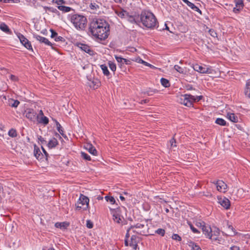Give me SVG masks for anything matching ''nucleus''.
<instances>
[{
  "instance_id": "f257e3e1",
  "label": "nucleus",
  "mask_w": 250,
  "mask_h": 250,
  "mask_svg": "<svg viewBox=\"0 0 250 250\" xmlns=\"http://www.w3.org/2000/svg\"><path fill=\"white\" fill-rule=\"evenodd\" d=\"M89 30L93 36L100 40L106 39L109 31L107 23L100 19L91 22Z\"/></svg>"
},
{
  "instance_id": "f03ea898",
  "label": "nucleus",
  "mask_w": 250,
  "mask_h": 250,
  "mask_svg": "<svg viewBox=\"0 0 250 250\" xmlns=\"http://www.w3.org/2000/svg\"><path fill=\"white\" fill-rule=\"evenodd\" d=\"M140 21L144 26L149 29H154L158 24L154 15L148 11H142L140 15Z\"/></svg>"
},
{
  "instance_id": "7ed1b4c3",
  "label": "nucleus",
  "mask_w": 250,
  "mask_h": 250,
  "mask_svg": "<svg viewBox=\"0 0 250 250\" xmlns=\"http://www.w3.org/2000/svg\"><path fill=\"white\" fill-rule=\"evenodd\" d=\"M69 20L73 26L78 30H84L86 26V18L80 14H75L69 15Z\"/></svg>"
},
{
  "instance_id": "20e7f679",
  "label": "nucleus",
  "mask_w": 250,
  "mask_h": 250,
  "mask_svg": "<svg viewBox=\"0 0 250 250\" xmlns=\"http://www.w3.org/2000/svg\"><path fill=\"white\" fill-rule=\"evenodd\" d=\"M202 97V96L195 97L190 94H184L179 97L178 101L181 104L190 107L192 105L194 102L199 101Z\"/></svg>"
},
{
  "instance_id": "39448f33",
  "label": "nucleus",
  "mask_w": 250,
  "mask_h": 250,
  "mask_svg": "<svg viewBox=\"0 0 250 250\" xmlns=\"http://www.w3.org/2000/svg\"><path fill=\"white\" fill-rule=\"evenodd\" d=\"M89 201L88 197L81 194L76 204V208L78 209L83 208V210H86L88 207Z\"/></svg>"
},
{
  "instance_id": "423d86ee",
  "label": "nucleus",
  "mask_w": 250,
  "mask_h": 250,
  "mask_svg": "<svg viewBox=\"0 0 250 250\" xmlns=\"http://www.w3.org/2000/svg\"><path fill=\"white\" fill-rule=\"evenodd\" d=\"M193 68L195 71H196L201 73H208L210 74L212 73V69L210 67H208L206 65H200L198 64H195L193 65Z\"/></svg>"
},
{
  "instance_id": "0eeeda50",
  "label": "nucleus",
  "mask_w": 250,
  "mask_h": 250,
  "mask_svg": "<svg viewBox=\"0 0 250 250\" xmlns=\"http://www.w3.org/2000/svg\"><path fill=\"white\" fill-rule=\"evenodd\" d=\"M200 227L202 229L203 233L206 235V237L208 238H212V230L210 226L205 225L204 222L199 223Z\"/></svg>"
},
{
  "instance_id": "6e6552de",
  "label": "nucleus",
  "mask_w": 250,
  "mask_h": 250,
  "mask_svg": "<svg viewBox=\"0 0 250 250\" xmlns=\"http://www.w3.org/2000/svg\"><path fill=\"white\" fill-rule=\"evenodd\" d=\"M127 16H126L125 19L130 22L131 23H134L137 25H139L140 23L139 15L133 14V13H129L128 12Z\"/></svg>"
},
{
  "instance_id": "1a4fd4ad",
  "label": "nucleus",
  "mask_w": 250,
  "mask_h": 250,
  "mask_svg": "<svg viewBox=\"0 0 250 250\" xmlns=\"http://www.w3.org/2000/svg\"><path fill=\"white\" fill-rule=\"evenodd\" d=\"M111 210V213L113 216V220L115 223L122 225L123 224V221L124 218L121 217L119 214V210L120 208H117L116 209H110Z\"/></svg>"
},
{
  "instance_id": "9d476101",
  "label": "nucleus",
  "mask_w": 250,
  "mask_h": 250,
  "mask_svg": "<svg viewBox=\"0 0 250 250\" xmlns=\"http://www.w3.org/2000/svg\"><path fill=\"white\" fill-rule=\"evenodd\" d=\"M25 117L32 121H35L39 119V116L34 109L31 108L27 109L24 112Z\"/></svg>"
},
{
  "instance_id": "9b49d317",
  "label": "nucleus",
  "mask_w": 250,
  "mask_h": 250,
  "mask_svg": "<svg viewBox=\"0 0 250 250\" xmlns=\"http://www.w3.org/2000/svg\"><path fill=\"white\" fill-rule=\"evenodd\" d=\"M17 36L21 42L28 50H32L31 42L21 34H17Z\"/></svg>"
},
{
  "instance_id": "f8f14e48",
  "label": "nucleus",
  "mask_w": 250,
  "mask_h": 250,
  "mask_svg": "<svg viewBox=\"0 0 250 250\" xmlns=\"http://www.w3.org/2000/svg\"><path fill=\"white\" fill-rule=\"evenodd\" d=\"M78 46L83 51L88 54L90 56H93L96 54L95 51L91 49L90 47L84 44L80 43Z\"/></svg>"
},
{
  "instance_id": "ddd939ff",
  "label": "nucleus",
  "mask_w": 250,
  "mask_h": 250,
  "mask_svg": "<svg viewBox=\"0 0 250 250\" xmlns=\"http://www.w3.org/2000/svg\"><path fill=\"white\" fill-rule=\"evenodd\" d=\"M214 184L216 185L217 189L218 191L224 193L226 191L227 185L222 180H218Z\"/></svg>"
},
{
  "instance_id": "4468645a",
  "label": "nucleus",
  "mask_w": 250,
  "mask_h": 250,
  "mask_svg": "<svg viewBox=\"0 0 250 250\" xmlns=\"http://www.w3.org/2000/svg\"><path fill=\"white\" fill-rule=\"evenodd\" d=\"M219 203L223 208L226 209H229L230 206L229 200L225 197L220 198L219 199Z\"/></svg>"
},
{
  "instance_id": "2eb2a0df",
  "label": "nucleus",
  "mask_w": 250,
  "mask_h": 250,
  "mask_svg": "<svg viewBox=\"0 0 250 250\" xmlns=\"http://www.w3.org/2000/svg\"><path fill=\"white\" fill-rule=\"evenodd\" d=\"M140 241V238L136 235H133L131 237V241L130 246L132 247L135 250H137L138 247V243Z\"/></svg>"
},
{
  "instance_id": "dca6fc26",
  "label": "nucleus",
  "mask_w": 250,
  "mask_h": 250,
  "mask_svg": "<svg viewBox=\"0 0 250 250\" xmlns=\"http://www.w3.org/2000/svg\"><path fill=\"white\" fill-rule=\"evenodd\" d=\"M34 38L36 39L37 41H39L41 43H44V44L51 46L52 43L46 38L42 37L37 34L33 35Z\"/></svg>"
},
{
  "instance_id": "f3484780",
  "label": "nucleus",
  "mask_w": 250,
  "mask_h": 250,
  "mask_svg": "<svg viewBox=\"0 0 250 250\" xmlns=\"http://www.w3.org/2000/svg\"><path fill=\"white\" fill-rule=\"evenodd\" d=\"M84 148L91 154H93V155H97V151L92 144L89 143L85 144L84 145Z\"/></svg>"
},
{
  "instance_id": "a211bd4d",
  "label": "nucleus",
  "mask_w": 250,
  "mask_h": 250,
  "mask_svg": "<svg viewBox=\"0 0 250 250\" xmlns=\"http://www.w3.org/2000/svg\"><path fill=\"white\" fill-rule=\"evenodd\" d=\"M115 12L120 18L125 19L128 13L127 11L122 8L115 10Z\"/></svg>"
},
{
  "instance_id": "6ab92c4d",
  "label": "nucleus",
  "mask_w": 250,
  "mask_h": 250,
  "mask_svg": "<svg viewBox=\"0 0 250 250\" xmlns=\"http://www.w3.org/2000/svg\"><path fill=\"white\" fill-rule=\"evenodd\" d=\"M244 92L245 95L250 98V79L246 82Z\"/></svg>"
},
{
  "instance_id": "aec40b11",
  "label": "nucleus",
  "mask_w": 250,
  "mask_h": 250,
  "mask_svg": "<svg viewBox=\"0 0 250 250\" xmlns=\"http://www.w3.org/2000/svg\"><path fill=\"white\" fill-rule=\"evenodd\" d=\"M58 145V142L57 140L53 138L51 139L47 144V146L49 148L55 147Z\"/></svg>"
},
{
  "instance_id": "412c9836",
  "label": "nucleus",
  "mask_w": 250,
  "mask_h": 250,
  "mask_svg": "<svg viewBox=\"0 0 250 250\" xmlns=\"http://www.w3.org/2000/svg\"><path fill=\"white\" fill-rule=\"evenodd\" d=\"M227 117L230 121L233 123H237L238 122V117L234 113H228L227 114Z\"/></svg>"
},
{
  "instance_id": "4be33fe9",
  "label": "nucleus",
  "mask_w": 250,
  "mask_h": 250,
  "mask_svg": "<svg viewBox=\"0 0 250 250\" xmlns=\"http://www.w3.org/2000/svg\"><path fill=\"white\" fill-rule=\"evenodd\" d=\"M212 238H210V239L212 240H214V241H216V240H219V239H218V236L220 234V230L218 229L217 228H214V229L213 230H212Z\"/></svg>"
},
{
  "instance_id": "5701e85b",
  "label": "nucleus",
  "mask_w": 250,
  "mask_h": 250,
  "mask_svg": "<svg viewBox=\"0 0 250 250\" xmlns=\"http://www.w3.org/2000/svg\"><path fill=\"white\" fill-rule=\"evenodd\" d=\"M235 7L233 8L234 12L238 11L240 9L243 7V1L242 0H237L236 1Z\"/></svg>"
},
{
  "instance_id": "b1692460",
  "label": "nucleus",
  "mask_w": 250,
  "mask_h": 250,
  "mask_svg": "<svg viewBox=\"0 0 250 250\" xmlns=\"http://www.w3.org/2000/svg\"><path fill=\"white\" fill-rule=\"evenodd\" d=\"M68 226L69 224L65 222L61 223L57 222L55 224V226L57 228H60L61 229H66Z\"/></svg>"
},
{
  "instance_id": "393cba45",
  "label": "nucleus",
  "mask_w": 250,
  "mask_h": 250,
  "mask_svg": "<svg viewBox=\"0 0 250 250\" xmlns=\"http://www.w3.org/2000/svg\"><path fill=\"white\" fill-rule=\"evenodd\" d=\"M100 67L103 71L104 74L108 77L110 75L109 71L108 70L107 66L105 64H102L100 65Z\"/></svg>"
},
{
  "instance_id": "a878e982",
  "label": "nucleus",
  "mask_w": 250,
  "mask_h": 250,
  "mask_svg": "<svg viewBox=\"0 0 250 250\" xmlns=\"http://www.w3.org/2000/svg\"><path fill=\"white\" fill-rule=\"evenodd\" d=\"M188 246L191 248L193 250H202L198 245L192 241L188 242Z\"/></svg>"
},
{
  "instance_id": "bb28decb",
  "label": "nucleus",
  "mask_w": 250,
  "mask_h": 250,
  "mask_svg": "<svg viewBox=\"0 0 250 250\" xmlns=\"http://www.w3.org/2000/svg\"><path fill=\"white\" fill-rule=\"evenodd\" d=\"M37 120L40 123H42L44 125H47L49 122L48 119L46 117L44 116L41 117L39 119H37Z\"/></svg>"
},
{
  "instance_id": "cd10ccee",
  "label": "nucleus",
  "mask_w": 250,
  "mask_h": 250,
  "mask_svg": "<svg viewBox=\"0 0 250 250\" xmlns=\"http://www.w3.org/2000/svg\"><path fill=\"white\" fill-rule=\"evenodd\" d=\"M187 5L192 10L197 11L201 14V11L192 2L189 1Z\"/></svg>"
},
{
  "instance_id": "c85d7f7f",
  "label": "nucleus",
  "mask_w": 250,
  "mask_h": 250,
  "mask_svg": "<svg viewBox=\"0 0 250 250\" xmlns=\"http://www.w3.org/2000/svg\"><path fill=\"white\" fill-rule=\"evenodd\" d=\"M174 68L175 70H176L177 72L181 74H185L186 73L185 68H182V67L178 65H175L174 66Z\"/></svg>"
},
{
  "instance_id": "c756f323",
  "label": "nucleus",
  "mask_w": 250,
  "mask_h": 250,
  "mask_svg": "<svg viewBox=\"0 0 250 250\" xmlns=\"http://www.w3.org/2000/svg\"><path fill=\"white\" fill-rule=\"evenodd\" d=\"M160 81L162 85L164 87H168L170 86L169 82L167 79L162 78Z\"/></svg>"
},
{
  "instance_id": "7c9ffc66",
  "label": "nucleus",
  "mask_w": 250,
  "mask_h": 250,
  "mask_svg": "<svg viewBox=\"0 0 250 250\" xmlns=\"http://www.w3.org/2000/svg\"><path fill=\"white\" fill-rule=\"evenodd\" d=\"M20 102L18 100H14L13 99H11L10 101H9V104L11 106L13 107H17L20 104Z\"/></svg>"
},
{
  "instance_id": "2f4dec72",
  "label": "nucleus",
  "mask_w": 250,
  "mask_h": 250,
  "mask_svg": "<svg viewBox=\"0 0 250 250\" xmlns=\"http://www.w3.org/2000/svg\"><path fill=\"white\" fill-rule=\"evenodd\" d=\"M57 7L60 10H61L63 12H69L71 10L70 7L65 6H63L62 5L58 6Z\"/></svg>"
},
{
  "instance_id": "473e14b6",
  "label": "nucleus",
  "mask_w": 250,
  "mask_h": 250,
  "mask_svg": "<svg viewBox=\"0 0 250 250\" xmlns=\"http://www.w3.org/2000/svg\"><path fill=\"white\" fill-rule=\"evenodd\" d=\"M215 123L222 126H225L226 125V122L224 119L220 118L216 119Z\"/></svg>"
},
{
  "instance_id": "72a5a7b5",
  "label": "nucleus",
  "mask_w": 250,
  "mask_h": 250,
  "mask_svg": "<svg viewBox=\"0 0 250 250\" xmlns=\"http://www.w3.org/2000/svg\"><path fill=\"white\" fill-rule=\"evenodd\" d=\"M108 66H109L110 70L112 71H113V72H114L116 70V64L111 61H109L108 62Z\"/></svg>"
},
{
  "instance_id": "f704fd0d",
  "label": "nucleus",
  "mask_w": 250,
  "mask_h": 250,
  "mask_svg": "<svg viewBox=\"0 0 250 250\" xmlns=\"http://www.w3.org/2000/svg\"><path fill=\"white\" fill-rule=\"evenodd\" d=\"M57 128L59 133L64 137H66L65 135L63 133V130L61 125L58 123H56Z\"/></svg>"
},
{
  "instance_id": "c9c22d12",
  "label": "nucleus",
  "mask_w": 250,
  "mask_h": 250,
  "mask_svg": "<svg viewBox=\"0 0 250 250\" xmlns=\"http://www.w3.org/2000/svg\"><path fill=\"white\" fill-rule=\"evenodd\" d=\"M0 29L5 32H8L9 31L8 26L4 23H2L0 24Z\"/></svg>"
},
{
  "instance_id": "e433bc0d",
  "label": "nucleus",
  "mask_w": 250,
  "mask_h": 250,
  "mask_svg": "<svg viewBox=\"0 0 250 250\" xmlns=\"http://www.w3.org/2000/svg\"><path fill=\"white\" fill-rule=\"evenodd\" d=\"M41 152L39 148L34 147V154L35 156L36 157L37 159H40V156L41 155Z\"/></svg>"
},
{
  "instance_id": "4c0bfd02",
  "label": "nucleus",
  "mask_w": 250,
  "mask_h": 250,
  "mask_svg": "<svg viewBox=\"0 0 250 250\" xmlns=\"http://www.w3.org/2000/svg\"><path fill=\"white\" fill-rule=\"evenodd\" d=\"M105 199L107 202H109L111 204H114L115 203V200L113 197L106 196L105 197Z\"/></svg>"
},
{
  "instance_id": "58836bf2",
  "label": "nucleus",
  "mask_w": 250,
  "mask_h": 250,
  "mask_svg": "<svg viewBox=\"0 0 250 250\" xmlns=\"http://www.w3.org/2000/svg\"><path fill=\"white\" fill-rule=\"evenodd\" d=\"M8 135L12 137H15L17 135L16 130L14 129H10L8 132Z\"/></svg>"
},
{
  "instance_id": "ea45409f",
  "label": "nucleus",
  "mask_w": 250,
  "mask_h": 250,
  "mask_svg": "<svg viewBox=\"0 0 250 250\" xmlns=\"http://www.w3.org/2000/svg\"><path fill=\"white\" fill-rule=\"evenodd\" d=\"M45 8V9L47 10L49 12L59 14V12L57 10V9H56L55 8L50 7H46Z\"/></svg>"
},
{
  "instance_id": "a19ab883",
  "label": "nucleus",
  "mask_w": 250,
  "mask_h": 250,
  "mask_svg": "<svg viewBox=\"0 0 250 250\" xmlns=\"http://www.w3.org/2000/svg\"><path fill=\"white\" fill-rule=\"evenodd\" d=\"M81 154V156L83 159H84L86 160H88V161H90L91 160L90 156L88 155L86 153L82 152Z\"/></svg>"
},
{
  "instance_id": "79ce46f5",
  "label": "nucleus",
  "mask_w": 250,
  "mask_h": 250,
  "mask_svg": "<svg viewBox=\"0 0 250 250\" xmlns=\"http://www.w3.org/2000/svg\"><path fill=\"white\" fill-rule=\"evenodd\" d=\"M52 2L57 4L58 6L65 3V1L64 0H53Z\"/></svg>"
},
{
  "instance_id": "37998d69",
  "label": "nucleus",
  "mask_w": 250,
  "mask_h": 250,
  "mask_svg": "<svg viewBox=\"0 0 250 250\" xmlns=\"http://www.w3.org/2000/svg\"><path fill=\"white\" fill-rule=\"evenodd\" d=\"M156 233L163 236L165 233V230L162 229H159L156 230Z\"/></svg>"
},
{
  "instance_id": "c03bdc74",
  "label": "nucleus",
  "mask_w": 250,
  "mask_h": 250,
  "mask_svg": "<svg viewBox=\"0 0 250 250\" xmlns=\"http://www.w3.org/2000/svg\"><path fill=\"white\" fill-rule=\"evenodd\" d=\"M172 238L173 240L180 241L181 240V237L177 234H174L172 236Z\"/></svg>"
},
{
  "instance_id": "a18cd8bd",
  "label": "nucleus",
  "mask_w": 250,
  "mask_h": 250,
  "mask_svg": "<svg viewBox=\"0 0 250 250\" xmlns=\"http://www.w3.org/2000/svg\"><path fill=\"white\" fill-rule=\"evenodd\" d=\"M133 61L142 64L143 63H145V61L141 59L140 57L135 58L133 60Z\"/></svg>"
},
{
  "instance_id": "49530a36",
  "label": "nucleus",
  "mask_w": 250,
  "mask_h": 250,
  "mask_svg": "<svg viewBox=\"0 0 250 250\" xmlns=\"http://www.w3.org/2000/svg\"><path fill=\"white\" fill-rule=\"evenodd\" d=\"M144 226H145V225L144 224L138 223L135 226H134V227H131V228L129 229H131L133 228L134 227H135L136 228H138V229H142V228H143L144 227Z\"/></svg>"
},
{
  "instance_id": "de8ad7c7",
  "label": "nucleus",
  "mask_w": 250,
  "mask_h": 250,
  "mask_svg": "<svg viewBox=\"0 0 250 250\" xmlns=\"http://www.w3.org/2000/svg\"><path fill=\"white\" fill-rule=\"evenodd\" d=\"M38 139L39 141H40L42 145H43V144L46 143V141L42 136H39Z\"/></svg>"
},
{
  "instance_id": "09e8293b",
  "label": "nucleus",
  "mask_w": 250,
  "mask_h": 250,
  "mask_svg": "<svg viewBox=\"0 0 250 250\" xmlns=\"http://www.w3.org/2000/svg\"><path fill=\"white\" fill-rule=\"evenodd\" d=\"M93 223L90 220L86 221V227L89 229H91L93 228Z\"/></svg>"
},
{
  "instance_id": "8fccbe9b",
  "label": "nucleus",
  "mask_w": 250,
  "mask_h": 250,
  "mask_svg": "<svg viewBox=\"0 0 250 250\" xmlns=\"http://www.w3.org/2000/svg\"><path fill=\"white\" fill-rule=\"evenodd\" d=\"M10 79L14 82H16L18 81V78L17 76L14 75H10Z\"/></svg>"
},
{
  "instance_id": "3c124183",
  "label": "nucleus",
  "mask_w": 250,
  "mask_h": 250,
  "mask_svg": "<svg viewBox=\"0 0 250 250\" xmlns=\"http://www.w3.org/2000/svg\"><path fill=\"white\" fill-rule=\"evenodd\" d=\"M50 31L51 32V38H55L58 36L57 33L55 31H54L53 29H50Z\"/></svg>"
},
{
  "instance_id": "603ef678",
  "label": "nucleus",
  "mask_w": 250,
  "mask_h": 250,
  "mask_svg": "<svg viewBox=\"0 0 250 250\" xmlns=\"http://www.w3.org/2000/svg\"><path fill=\"white\" fill-rule=\"evenodd\" d=\"M115 59L116 61L119 63H123L124 58L121 57L115 56Z\"/></svg>"
},
{
  "instance_id": "864d4df0",
  "label": "nucleus",
  "mask_w": 250,
  "mask_h": 250,
  "mask_svg": "<svg viewBox=\"0 0 250 250\" xmlns=\"http://www.w3.org/2000/svg\"><path fill=\"white\" fill-rule=\"evenodd\" d=\"M170 143L171 144V147H176V141H175V140L174 139V138H172V139H171L170 140Z\"/></svg>"
},
{
  "instance_id": "5fc2aeb1",
  "label": "nucleus",
  "mask_w": 250,
  "mask_h": 250,
  "mask_svg": "<svg viewBox=\"0 0 250 250\" xmlns=\"http://www.w3.org/2000/svg\"><path fill=\"white\" fill-rule=\"evenodd\" d=\"M90 7L91 9H97L99 8V6L96 3H91Z\"/></svg>"
},
{
  "instance_id": "6e6d98bb",
  "label": "nucleus",
  "mask_w": 250,
  "mask_h": 250,
  "mask_svg": "<svg viewBox=\"0 0 250 250\" xmlns=\"http://www.w3.org/2000/svg\"><path fill=\"white\" fill-rule=\"evenodd\" d=\"M55 41L56 42H58V41H64V39L63 38H62V37L61 36H57L55 38Z\"/></svg>"
},
{
  "instance_id": "4d7b16f0",
  "label": "nucleus",
  "mask_w": 250,
  "mask_h": 250,
  "mask_svg": "<svg viewBox=\"0 0 250 250\" xmlns=\"http://www.w3.org/2000/svg\"><path fill=\"white\" fill-rule=\"evenodd\" d=\"M190 227L191 229L194 233H198L199 232L198 229H196V228H195L192 225H190Z\"/></svg>"
},
{
  "instance_id": "13d9d810",
  "label": "nucleus",
  "mask_w": 250,
  "mask_h": 250,
  "mask_svg": "<svg viewBox=\"0 0 250 250\" xmlns=\"http://www.w3.org/2000/svg\"><path fill=\"white\" fill-rule=\"evenodd\" d=\"M209 32L210 33V34L212 36V37H215L216 35V32H215L214 31V30H211L210 29L209 30Z\"/></svg>"
},
{
  "instance_id": "bf43d9fd",
  "label": "nucleus",
  "mask_w": 250,
  "mask_h": 250,
  "mask_svg": "<svg viewBox=\"0 0 250 250\" xmlns=\"http://www.w3.org/2000/svg\"><path fill=\"white\" fill-rule=\"evenodd\" d=\"M0 70H1L3 74L7 73L8 70L4 67H0Z\"/></svg>"
},
{
  "instance_id": "052dcab7",
  "label": "nucleus",
  "mask_w": 250,
  "mask_h": 250,
  "mask_svg": "<svg viewBox=\"0 0 250 250\" xmlns=\"http://www.w3.org/2000/svg\"><path fill=\"white\" fill-rule=\"evenodd\" d=\"M230 249L231 250H240L239 247L236 246H232Z\"/></svg>"
},
{
  "instance_id": "680f3d73",
  "label": "nucleus",
  "mask_w": 250,
  "mask_h": 250,
  "mask_svg": "<svg viewBox=\"0 0 250 250\" xmlns=\"http://www.w3.org/2000/svg\"><path fill=\"white\" fill-rule=\"evenodd\" d=\"M130 62V61L129 60L124 58L123 63H125L126 64H129Z\"/></svg>"
},
{
  "instance_id": "e2e57ef3",
  "label": "nucleus",
  "mask_w": 250,
  "mask_h": 250,
  "mask_svg": "<svg viewBox=\"0 0 250 250\" xmlns=\"http://www.w3.org/2000/svg\"><path fill=\"white\" fill-rule=\"evenodd\" d=\"M143 64H144V65H145L146 66H149L150 67H153V65H152L151 64H149V63H148V62H145V63H143Z\"/></svg>"
},
{
  "instance_id": "0e129e2a",
  "label": "nucleus",
  "mask_w": 250,
  "mask_h": 250,
  "mask_svg": "<svg viewBox=\"0 0 250 250\" xmlns=\"http://www.w3.org/2000/svg\"><path fill=\"white\" fill-rule=\"evenodd\" d=\"M42 149L44 153V154L45 155V156L47 157L48 156V153H47V152L46 151V150H45V149L42 146Z\"/></svg>"
},
{
  "instance_id": "69168bd1",
  "label": "nucleus",
  "mask_w": 250,
  "mask_h": 250,
  "mask_svg": "<svg viewBox=\"0 0 250 250\" xmlns=\"http://www.w3.org/2000/svg\"><path fill=\"white\" fill-rule=\"evenodd\" d=\"M148 100L145 99V100H142L140 103L141 104H144L147 103L148 102Z\"/></svg>"
},
{
  "instance_id": "338daca9",
  "label": "nucleus",
  "mask_w": 250,
  "mask_h": 250,
  "mask_svg": "<svg viewBox=\"0 0 250 250\" xmlns=\"http://www.w3.org/2000/svg\"><path fill=\"white\" fill-rule=\"evenodd\" d=\"M38 115L39 116H41V117L43 116V113L42 110H40L39 114Z\"/></svg>"
},
{
  "instance_id": "774afa93",
  "label": "nucleus",
  "mask_w": 250,
  "mask_h": 250,
  "mask_svg": "<svg viewBox=\"0 0 250 250\" xmlns=\"http://www.w3.org/2000/svg\"><path fill=\"white\" fill-rule=\"evenodd\" d=\"M103 197L102 196H98L97 197V199L98 200H103Z\"/></svg>"
}]
</instances>
